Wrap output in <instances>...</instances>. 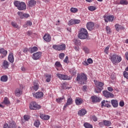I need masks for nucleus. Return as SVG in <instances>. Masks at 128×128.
I'll list each match as a JSON object with an SVG mask.
<instances>
[{
    "instance_id": "nucleus-46",
    "label": "nucleus",
    "mask_w": 128,
    "mask_h": 128,
    "mask_svg": "<svg viewBox=\"0 0 128 128\" xmlns=\"http://www.w3.org/2000/svg\"><path fill=\"white\" fill-rule=\"evenodd\" d=\"M83 50H84L86 54H88L90 52V50L86 46H84L83 48Z\"/></svg>"
},
{
    "instance_id": "nucleus-31",
    "label": "nucleus",
    "mask_w": 128,
    "mask_h": 128,
    "mask_svg": "<svg viewBox=\"0 0 128 128\" xmlns=\"http://www.w3.org/2000/svg\"><path fill=\"white\" fill-rule=\"evenodd\" d=\"M102 106H105V108H110V105L108 103H106V100H104L102 102Z\"/></svg>"
},
{
    "instance_id": "nucleus-3",
    "label": "nucleus",
    "mask_w": 128,
    "mask_h": 128,
    "mask_svg": "<svg viewBox=\"0 0 128 128\" xmlns=\"http://www.w3.org/2000/svg\"><path fill=\"white\" fill-rule=\"evenodd\" d=\"M14 4L15 6L18 8V9L19 10H26V3L24 2L14 1Z\"/></svg>"
},
{
    "instance_id": "nucleus-52",
    "label": "nucleus",
    "mask_w": 128,
    "mask_h": 128,
    "mask_svg": "<svg viewBox=\"0 0 128 128\" xmlns=\"http://www.w3.org/2000/svg\"><path fill=\"white\" fill-rule=\"evenodd\" d=\"M70 12H78V8H70Z\"/></svg>"
},
{
    "instance_id": "nucleus-11",
    "label": "nucleus",
    "mask_w": 128,
    "mask_h": 128,
    "mask_svg": "<svg viewBox=\"0 0 128 128\" xmlns=\"http://www.w3.org/2000/svg\"><path fill=\"white\" fill-rule=\"evenodd\" d=\"M42 57V52H36L34 53L32 55V58L34 60H40Z\"/></svg>"
},
{
    "instance_id": "nucleus-39",
    "label": "nucleus",
    "mask_w": 128,
    "mask_h": 128,
    "mask_svg": "<svg viewBox=\"0 0 128 128\" xmlns=\"http://www.w3.org/2000/svg\"><path fill=\"white\" fill-rule=\"evenodd\" d=\"M40 120H36L35 121L34 126H36V128H38L40 126Z\"/></svg>"
},
{
    "instance_id": "nucleus-23",
    "label": "nucleus",
    "mask_w": 128,
    "mask_h": 128,
    "mask_svg": "<svg viewBox=\"0 0 128 128\" xmlns=\"http://www.w3.org/2000/svg\"><path fill=\"white\" fill-rule=\"evenodd\" d=\"M75 102L76 106H80L82 104V99L80 98H76Z\"/></svg>"
},
{
    "instance_id": "nucleus-51",
    "label": "nucleus",
    "mask_w": 128,
    "mask_h": 128,
    "mask_svg": "<svg viewBox=\"0 0 128 128\" xmlns=\"http://www.w3.org/2000/svg\"><path fill=\"white\" fill-rule=\"evenodd\" d=\"M92 118L94 122H98V117L94 115L92 116Z\"/></svg>"
},
{
    "instance_id": "nucleus-20",
    "label": "nucleus",
    "mask_w": 128,
    "mask_h": 128,
    "mask_svg": "<svg viewBox=\"0 0 128 128\" xmlns=\"http://www.w3.org/2000/svg\"><path fill=\"white\" fill-rule=\"evenodd\" d=\"M43 38L44 40L48 42H50L51 40V37L50 34H45Z\"/></svg>"
},
{
    "instance_id": "nucleus-27",
    "label": "nucleus",
    "mask_w": 128,
    "mask_h": 128,
    "mask_svg": "<svg viewBox=\"0 0 128 128\" xmlns=\"http://www.w3.org/2000/svg\"><path fill=\"white\" fill-rule=\"evenodd\" d=\"M115 28L116 30H117V32H120V30H124V28L121 25H120L118 24H116L115 25Z\"/></svg>"
},
{
    "instance_id": "nucleus-17",
    "label": "nucleus",
    "mask_w": 128,
    "mask_h": 128,
    "mask_svg": "<svg viewBox=\"0 0 128 128\" xmlns=\"http://www.w3.org/2000/svg\"><path fill=\"white\" fill-rule=\"evenodd\" d=\"M111 104L113 108H116L118 106V100H111Z\"/></svg>"
},
{
    "instance_id": "nucleus-38",
    "label": "nucleus",
    "mask_w": 128,
    "mask_h": 128,
    "mask_svg": "<svg viewBox=\"0 0 128 128\" xmlns=\"http://www.w3.org/2000/svg\"><path fill=\"white\" fill-rule=\"evenodd\" d=\"M70 72L72 76H76V70L74 68L70 70Z\"/></svg>"
},
{
    "instance_id": "nucleus-37",
    "label": "nucleus",
    "mask_w": 128,
    "mask_h": 128,
    "mask_svg": "<svg viewBox=\"0 0 128 128\" xmlns=\"http://www.w3.org/2000/svg\"><path fill=\"white\" fill-rule=\"evenodd\" d=\"M120 4H124L125 6H128V2L126 0H120Z\"/></svg>"
},
{
    "instance_id": "nucleus-61",
    "label": "nucleus",
    "mask_w": 128,
    "mask_h": 128,
    "mask_svg": "<svg viewBox=\"0 0 128 128\" xmlns=\"http://www.w3.org/2000/svg\"><path fill=\"white\" fill-rule=\"evenodd\" d=\"M108 92H112L114 90V88H112V87H108Z\"/></svg>"
},
{
    "instance_id": "nucleus-59",
    "label": "nucleus",
    "mask_w": 128,
    "mask_h": 128,
    "mask_svg": "<svg viewBox=\"0 0 128 128\" xmlns=\"http://www.w3.org/2000/svg\"><path fill=\"white\" fill-rule=\"evenodd\" d=\"M32 22L30 21H27L26 26H32Z\"/></svg>"
},
{
    "instance_id": "nucleus-56",
    "label": "nucleus",
    "mask_w": 128,
    "mask_h": 128,
    "mask_svg": "<svg viewBox=\"0 0 128 128\" xmlns=\"http://www.w3.org/2000/svg\"><path fill=\"white\" fill-rule=\"evenodd\" d=\"M119 105L120 106H124V101H120V102H119Z\"/></svg>"
},
{
    "instance_id": "nucleus-49",
    "label": "nucleus",
    "mask_w": 128,
    "mask_h": 128,
    "mask_svg": "<svg viewBox=\"0 0 128 128\" xmlns=\"http://www.w3.org/2000/svg\"><path fill=\"white\" fill-rule=\"evenodd\" d=\"M24 118L25 120H30V116H28V115H24Z\"/></svg>"
},
{
    "instance_id": "nucleus-25",
    "label": "nucleus",
    "mask_w": 128,
    "mask_h": 128,
    "mask_svg": "<svg viewBox=\"0 0 128 128\" xmlns=\"http://www.w3.org/2000/svg\"><path fill=\"white\" fill-rule=\"evenodd\" d=\"M8 60L12 64L14 62V54H12V52H10L8 56Z\"/></svg>"
},
{
    "instance_id": "nucleus-28",
    "label": "nucleus",
    "mask_w": 128,
    "mask_h": 128,
    "mask_svg": "<svg viewBox=\"0 0 128 128\" xmlns=\"http://www.w3.org/2000/svg\"><path fill=\"white\" fill-rule=\"evenodd\" d=\"M92 102H100V98L97 97L96 96H92L91 97Z\"/></svg>"
},
{
    "instance_id": "nucleus-19",
    "label": "nucleus",
    "mask_w": 128,
    "mask_h": 128,
    "mask_svg": "<svg viewBox=\"0 0 128 128\" xmlns=\"http://www.w3.org/2000/svg\"><path fill=\"white\" fill-rule=\"evenodd\" d=\"M38 50V48L36 46H34L33 48H28V52L30 54H34V52H36Z\"/></svg>"
},
{
    "instance_id": "nucleus-5",
    "label": "nucleus",
    "mask_w": 128,
    "mask_h": 128,
    "mask_svg": "<svg viewBox=\"0 0 128 128\" xmlns=\"http://www.w3.org/2000/svg\"><path fill=\"white\" fill-rule=\"evenodd\" d=\"M110 60L114 64H118L122 62V57L118 55L114 54L110 56Z\"/></svg>"
},
{
    "instance_id": "nucleus-1",
    "label": "nucleus",
    "mask_w": 128,
    "mask_h": 128,
    "mask_svg": "<svg viewBox=\"0 0 128 128\" xmlns=\"http://www.w3.org/2000/svg\"><path fill=\"white\" fill-rule=\"evenodd\" d=\"M76 80L79 84H84L86 82V80H88V76L84 72L78 73Z\"/></svg>"
},
{
    "instance_id": "nucleus-8",
    "label": "nucleus",
    "mask_w": 128,
    "mask_h": 128,
    "mask_svg": "<svg viewBox=\"0 0 128 128\" xmlns=\"http://www.w3.org/2000/svg\"><path fill=\"white\" fill-rule=\"evenodd\" d=\"M42 107L38 105L36 102H32L30 103V108L34 110H40Z\"/></svg>"
},
{
    "instance_id": "nucleus-64",
    "label": "nucleus",
    "mask_w": 128,
    "mask_h": 128,
    "mask_svg": "<svg viewBox=\"0 0 128 128\" xmlns=\"http://www.w3.org/2000/svg\"><path fill=\"white\" fill-rule=\"evenodd\" d=\"M82 90H84V92L86 91V86H83V87H82Z\"/></svg>"
},
{
    "instance_id": "nucleus-9",
    "label": "nucleus",
    "mask_w": 128,
    "mask_h": 128,
    "mask_svg": "<svg viewBox=\"0 0 128 128\" xmlns=\"http://www.w3.org/2000/svg\"><path fill=\"white\" fill-rule=\"evenodd\" d=\"M102 94L106 98H112L114 95V94L108 92L107 90L102 91Z\"/></svg>"
},
{
    "instance_id": "nucleus-58",
    "label": "nucleus",
    "mask_w": 128,
    "mask_h": 128,
    "mask_svg": "<svg viewBox=\"0 0 128 128\" xmlns=\"http://www.w3.org/2000/svg\"><path fill=\"white\" fill-rule=\"evenodd\" d=\"M30 18V14H24V18Z\"/></svg>"
},
{
    "instance_id": "nucleus-2",
    "label": "nucleus",
    "mask_w": 128,
    "mask_h": 128,
    "mask_svg": "<svg viewBox=\"0 0 128 128\" xmlns=\"http://www.w3.org/2000/svg\"><path fill=\"white\" fill-rule=\"evenodd\" d=\"M94 82L96 88H97V89L94 90V92L96 94H100L102 92V90H104V83L96 80H94Z\"/></svg>"
},
{
    "instance_id": "nucleus-44",
    "label": "nucleus",
    "mask_w": 128,
    "mask_h": 128,
    "mask_svg": "<svg viewBox=\"0 0 128 128\" xmlns=\"http://www.w3.org/2000/svg\"><path fill=\"white\" fill-rule=\"evenodd\" d=\"M33 88V90H38V84H34V86L32 87Z\"/></svg>"
},
{
    "instance_id": "nucleus-62",
    "label": "nucleus",
    "mask_w": 128,
    "mask_h": 128,
    "mask_svg": "<svg viewBox=\"0 0 128 128\" xmlns=\"http://www.w3.org/2000/svg\"><path fill=\"white\" fill-rule=\"evenodd\" d=\"M32 31H28L27 32L28 36H32Z\"/></svg>"
},
{
    "instance_id": "nucleus-12",
    "label": "nucleus",
    "mask_w": 128,
    "mask_h": 128,
    "mask_svg": "<svg viewBox=\"0 0 128 128\" xmlns=\"http://www.w3.org/2000/svg\"><path fill=\"white\" fill-rule=\"evenodd\" d=\"M103 18L106 22H112L114 17V16H104Z\"/></svg>"
},
{
    "instance_id": "nucleus-60",
    "label": "nucleus",
    "mask_w": 128,
    "mask_h": 128,
    "mask_svg": "<svg viewBox=\"0 0 128 128\" xmlns=\"http://www.w3.org/2000/svg\"><path fill=\"white\" fill-rule=\"evenodd\" d=\"M68 60V56H66L64 60V62L67 64Z\"/></svg>"
},
{
    "instance_id": "nucleus-15",
    "label": "nucleus",
    "mask_w": 128,
    "mask_h": 128,
    "mask_svg": "<svg viewBox=\"0 0 128 128\" xmlns=\"http://www.w3.org/2000/svg\"><path fill=\"white\" fill-rule=\"evenodd\" d=\"M86 26L88 30L92 31L94 28V23L92 22H88L86 24Z\"/></svg>"
},
{
    "instance_id": "nucleus-48",
    "label": "nucleus",
    "mask_w": 128,
    "mask_h": 128,
    "mask_svg": "<svg viewBox=\"0 0 128 128\" xmlns=\"http://www.w3.org/2000/svg\"><path fill=\"white\" fill-rule=\"evenodd\" d=\"M124 76L128 80V72L126 71H124L123 72Z\"/></svg>"
},
{
    "instance_id": "nucleus-16",
    "label": "nucleus",
    "mask_w": 128,
    "mask_h": 128,
    "mask_svg": "<svg viewBox=\"0 0 128 128\" xmlns=\"http://www.w3.org/2000/svg\"><path fill=\"white\" fill-rule=\"evenodd\" d=\"M56 76L60 80H68V76L66 75H64L62 74H57Z\"/></svg>"
},
{
    "instance_id": "nucleus-42",
    "label": "nucleus",
    "mask_w": 128,
    "mask_h": 128,
    "mask_svg": "<svg viewBox=\"0 0 128 128\" xmlns=\"http://www.w3.org/2000/svg\"><path fill=\"white\" fill-rule=\"evenodd\" d=\"M18 16H19L20 18H21L22 20V18H24V12H18Z\"/></svg>"
},
{
    "instance_id": "nucleus-7",
    "label": "nucleus",
    "mask_w": 128,
    "mask_h": 128,
    "mask_svg": "<svg viewBox=\"0 0 128 128\" xmlns=\"http://www.w3.org/2000/svg\"><path fill=\"white\" fill-rule=\"evenodd\" d=\"M16 124L14 120H9L8 123H5L4 124V128H16Z\"/></svg>"
},
{
    "instance_id": "nucleus-14",
    "label": "nucleus",
    "mask_w": 128,
    "mask_h": 128,
    "mask_svg": "<svg viewBox=\"0 0 128 128\" xmlns=\"http://www.w3.org/2000/svg\"><path fill=\"white\" fill-rule=\"evenodd\" d=\"M72 102H74L72 101V97L68 98L67 102L64 106V110L68 106L72 104Z\"/></svg>"
},
{
    "instance_id": "nucleus-36",
    "label": "nucleus",
    "mask_w": 128,
    "mask_h": 128,
    "mask_svg": "<svg viewBox=\"0 0 128 128\" xmlns=\"http://www.w3.org/2000/svg\"><path fill=\"white\" fill-rule=\"evenodd\" d=\"M84 128H92V125L90 124L89 123L86 122L84 124Z\"/></svg>"
},
{
    "instance_id": "nucleus-40",
    "label": "nucleus",
    "mask_w": 128,
    "mask_h": 128,
    "mask_svg": "<svg viewBox=\"0 0 128 128\" xmlns=\"http://www.w3.org/2000/svg\"><path fill=\"white\" fill-rule=\"evenodd\" d=\"M46 78H47L46 79V82H50V80L52 79V75L47 74L46 76Z\"/></svg>"
},
{
    "instance_id": "nucleus-47",
    "label": "nucleus",
    "mask_w": 128,
    "mask_h": 128,
    "mask_svg": "<svg viewBox=\"0 0 128 128\" xmlns=\"http://www.w3.org/2000/svg\"><path fill=\"white\" fill-rule=\"evenodd\" d=\"M110 46H106L104 50V52H106V54H108V50H110Z\"/></svg>"
},
{
    "instance_id": "nucleus-24",
    "label": "nucleus",
    "mask_w": 128,
    "mask_h": 128,
    "mask_svg": "<svg viewBox=\"0 0 128 128\" xmlns=\"http://www.w3.org/2000/svg\"><path fill=\"white\" fill-rule=\"evenodd\" d=\"M93 62L94 61H92V59L89 58L87 60V62L86 61L83 62L82 64L84 66H88V64H92Z\"/></svg>"
},
{
    "instance_id": "nucleus-26",
    "label": "nucleus",
    "mask_w": 128,
    "mask_h": 128,
    "mask_svg": "<svg viewBox=\"0 0 128 128\" xmlns=\"http://www.w3.org/2000/svg\"><path fill=\"white\" fill-rule=\"evenodd\" d=\"M86 114V110L84 109H81L78 112V114L80 116H84Z\"/></svg>"
},
{
    "instance_id": "nucleus-29",
    "label": "nucleus",
    "mask_w": 128,
    "mask_h": 128,
    "mask_svg": "<svg viewBox=\"0 0 128 128\" xmlns=\"http://www.w3.org/2000/svg\"><path fill=\"white\" fill-rule=\"evenodd\" d=\"M0 54H2L4 56H6L8 54V51L4 48H0Z\"/></svg>"
},
{
    "instance_id": "nucleus-33",
    "label": "nucleus",
    "mask_w": 128,
    "mask_h": 128,
    "mask_svg": "<svg viewBox=\"0 0 128 128\" xmlns=\"http://www.w3.org/2000/svg\"><path fill=\"white\" fill-rule=\"evenodd\" d=\"M3 67L4 68L6 69L8 68V62L6 60H4L2 64Z\"/></svg>"
},
{
    "instance_id": "nucleus-34",
    "label": "nucleus",
    "mask_w": 128,
    "mask_h": 128,
    "mask_svg": "<svg viewBox=\"0 0 128 128\" xmlns=\"http://www.w3.org/2000/svg\"><path fill=\"white\" fill-rule=\"evenodd\" d=\"M1 82H8V76H1L0 78Z\"/></svg>"
},
{
    "instance_id": "nucleus-18",
    "label": "nucleus",
    "mask_w": 128,
    "mask_h": 128,
    "mask_svg": "<svg viewBox=\"0 0 128 128\" xmlns=\"http://www.w3.org/2000/svg\"><path fill=\"white\" fill-rule=\"evenodd\" d=\"M22 94V91L20 88H17L14 92V94L16 96H20Z\"/></svg>"
},
{
    "instance_id": "nucleus-45",
    "label": "nucleus",
    "mask_w": 128,
    "mask_h": 128,
    "mask_svg": "<svg viewBox=\"0 0 128 128\" xmlns=\"http://www.w3.org/2000/svg\"><path fill=\"white\" fill-rule=\"evenodd\" d=\"M54 66H56V68H62V64H60V62H55Z\"/></svg>"
},
{
    "instance_id": "nucleus-21",
    "label": "nucleus",
    "mask_w": 128,
    "mask_h": 128,
    "mask_svg": "<svg viewBox=\"0 0 128 128\" xmlns=\"http://www.w3.org/2000/svg\"><path fill=\"white\" fill-rule=\"evenodd\" d=\"M40 116L42 120H50V116L48 115H45L44 114H40Z\"/></svg>"
},
{
    "instance_id": "nucleus-57",
    "label": "nucleus",
    "mask_w": 128,
    "mask_h": 128,
    "mask_svg": "<svg viewBox=\"0 0 128 128\" xmlns=\"http://www.w3.org/2000/svg\"><path fill=\"white\" fill-rule=\"evenodd\" d=\"M28 48H24L23 52H24V54H26L28 53Z\"/></svg>"
},
{
    "instance_id": "nucleus-30",
    "label": "nucleus",
    "mask_w": 128,
    "mask_h": 128,
    "mask_svg": "<svg viewBox=\"0 0 128 128\" xmlns=\"http://www.w3.org/2000/svg\"><path fill=\"white\" fill-rule=\"evenodd\" d=\"M103 122H104V126H112V122L108 120H103Z\"/></svg>"
},
{
    "instance_id": "nucleus-54",
    "label": "nucleus",
    "mask_w": 128,
    "mask_h": 128,
    "mask_svg": "<svg viewBox=\"0 0 128 128\" xmlns=\"http://www.w3.org/2000/svg\"><path fill=\"white\" fill-rule=\"evenodd\" d=\"M98 126L100 128H104V121L102 122H100L98 123Z\"/></svg>"
},
{
    "instance_id": "nucleus-32",
    "label": "nucleus",
    "mask_w": 128,
    "mask_h": 128,
    "mask_svg": "<svg viewBox=\"0 0 128 128\" xmlns=\"http://www.w3.org/2000/svg\"><path fill=\"white\" fill-rule=\"evenodd\" d=\"M3 102L4 104H6V106H8V104H10V100H8V97H5L4 98Z\"/></svg>"
},
{
    "instance_id": "nucleus-6",
    "label": "nucleus",
    "mask_w": 128,
    "mask_h": 128,
    "mask_svg": "<svg viewBox=\"0 0 128 128\" xmlns=\"http://www.w3.org/2000/svg\"><path fill=\"white\" fill-rule=\"evenodd\" d=\"M54 50L60 52V50H66V44H62L58 45L54 44L52 46Z\"/></svg>"
},
{
    "instance_id": "nucleus-55",
    "label": "nucleus",
    "mask_w": 128,
    "mask_h": 128,
    "mask_svg": "<svg viewBox=\"0 0 128 128\" xmlns=\"http://www.w3.org/2000/svg\"><path fill=\"white\" fill-rule=\"evenodd\" d=\"M61 88H62L63 90H66V84L63 83L62 84V85H61Z\"/></svg>"
},
{
    "instance_id": "nucleus-4",
    "label": "nucleus",
    "mask_w": 128,
    "mask_h": 128,
    "mask_svg": "<svg viewBox=\"0 0 128 128\" xmlns=\"http://www.w3.org/2000/svg\"><path fill=\"white\" fill-rule=\"evenodd\" d=\"M88 34L86 29L84 28H81L80 32L78 34V38L80 40H86L88 38Z\"/></svg>"
},
{
    "instance_id": "nucleus-50",
    "label": "nucleus",
    "mask_w": 128,
    "mask_h": 128,
    "mask_svg": "<svg viewBox=\"0 0 128 128\" xmlns=\"http://www.w3.org/2000/svg\"><path fill=\"white\" fill-rule=\"evenodd\" d=\"M59 58H60V60H63L64 58V53H60L59 54Z\"/></svg>"
},
{
    "instance_id": "nucleus-13",
    "label": "nucleus",
    "mask_w": 128,
    "mask_h": 128,
    "mask_svg": "<svg viewBox=\"0 0 128 128\" xmlns=\"http://www.w3.org/2000/svg\"><path fill=\"white\" fill-rule=\"evenodd\" d=\"M32 94L34 98H42L44 96V92H40L32 93Z\"/></svg>"
},
{
    "instance_id": "nucleus-63",
    "label": "nucleus",
    "mask_w": 128,
    "mask_h": 128,
    "mask_svg": "<svg viewBox=\"0 0 128 128\" xmlns=\"http://www.w3.org/2000/svg\"><path fill=\"white\" fill-rule=\"evenodd\" d=\"M125 56H126V59L127 60H128V52H126Z\"/></svg>"
},
{
    "instance_id": "nucleus-53",
    "label": "nucleus",
    "mask_w": 128,
    "mask_h": 128,
    "mask_svg": "<svg viewBox=\"0 0 128 128\" xmlns=\"http://www.w3.org/2000/svg\"><path fill=\"white\" fill-rule=\"evenodd\" d=\"M106 32L107 34H110V26H106Z\"/></svg>"
},
{
    "instance_id": "nucleus-35",
    "label": "nucleus",
    "mask_w": 128,
    "mask_h": 128,
    "mask_svg": "<svg viewBox=\"0 0 128 128\" xmlns=\"http://www.w3.org/2000/svg\"><path fill=\"white\" fill-rule=\"evenodd\" d=\"M64 100V96H62L61 98H59L56 99V102H58V104H61L62 102V100Z\"/></svg>"
},
{
    "instance_id": "nucleus-43",
    "label": "nucleus",
    "mask_w": 128,
    "mask_h": 128,
    "mask_svg": "<svg viewBox=\"0 0 128 128\" xmlns=\"http://www.w3.org/2000/svg\"><path fill=\"white\" fill-rule=\"evenodd\" d=\"M11 24L14 28H20L18 25V24H16V22H12Z\"/></svg>"
},
{
    "instance_id": "nucleus-22",
    "label": "nucleus",
    "mask_w": 128,
    "mask_h": 128,
    "mask_svg": "<svg viewBox=\"0 0 128 128\" xmlns=\"http://www.w3.org/2000/svg\"><path fill=\"white\" fill-rule=\"evenodd\" d=\"M28 6L30 8H32V6H34L36 4V2L34 0H30L28 1Z\"/></svg>"
},
{
    "instance_id": "nucleus-41",
    "label": "nucleus",
    "mask_w": 128,
    "mask_h": 128,
    "mask_svg": "<svg viewBox=\"0 0 128 128\" xmlns=\"http://www.w3.org/2000/svg\"><path fill=\"white\" fill-rule=\"evenodd\" d=\"M88 10H90V12H94V10H96V8L94 6H90L88 8Z\"/></svg>"
},
{
    "instance_id": "nucleus-10",
    "label": "nucleus",
    "mask_w": 128,
    "mask_h": 128,
    "mask_svg": "<svg viewBox=\"0 0 128 128\" xmlns=\"http://www.w3.org/2000/svg\"><path fill=\"white\" fill-rule=\"evenodd\" d=\"M80 22V20L71 19L68 22V26H74V24H78Z\"/></svg>"
}]
</instances>
